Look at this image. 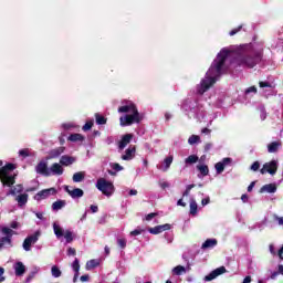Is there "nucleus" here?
<instances>
[{
	"label": "nucleus",
	"instance_id": "59",
	"mask_svg": "<svg viewBox=\"0 0 283 283\" xmlns=\"http://www.w3.org/2000/svg\"><path fill=\"white\" fill-rule=\"evenodd\" d=\"M91 211H92V213H98V206L92 205L91 206Z\"/></svg>",
	"mask_w": 283,
	"mask_h": 283
},
{
	"label": "nucleus",
	"instance_id": "58",
	"mask_svg": "<svg viewBox=\"0 0 283 283\" xmlns=\"http://www.w3.org/2000/svg\"><path fill=\"white\" fill-rule=\"evenodd\" d=\"M81 282H90V275L85 274L80 277Z\"/></svg>",
	"mask_w": 283,
	"mask_h": 283
},
{
	"label": "nucleus",
	"instance_id": "32",
	"mask_svg": "<svg viewBox=\"0 0 283 283\" xmlns=\"http://www.w3.org/2000/svg\"><path fill=\"white\" fill-rule=\"evenodd\" d=\"M198 214V202H196V199L190 200V216H197Z\"/></svg>",
	"mask_w": 283,
	"mask_h": 283
},
{
	"label": "nucleus",
	"instance_id": "36",
	"mask_svg": "<svg viewBox=\"0 0 283 283\" xmlns=\"http://www.w3.org/2000/svg\"><path fill=\"white\" fill-rule=\"evenodd\" d=\"M171 163H174V156L166 157L164 160L165 168L163 171H167L171 167Z\"/></svg>",
	"mask_w": 283,
	"mask_h": 283
},
{
	"label": "nucleus",
	"instance_id": "11",
	"mask_svg": "<svg viewBox=\"0 0 283 283\" xmlns=\"http://www.w3.org/2000/svg\"><path fill=\"white\" fill-rule=\"evenodd\" d=\"M171 224L165 223L161 226H156L154 228H148V233H151V235H158L159 233H163L164 231H170Z\"/></svg>",
	"mask_w": 283,
	"mask_h": 283
},
{
	"label": "nucleus",
	"instance_id": "6",
	"mask_svg": "<svg viewBox=\"0 0 283 283\" xmlns=\"http://www.w3.org/2000/svg\"><path fill=\"white\" fill-rule=\"evenodd\" d=\"M260 174L264 176V174H270V176H275L277 174V160L273 159L263 165L260 169Z\"/></svg>",
	"mask_w": 283,
	"mask_h": 283
},
{
	"label": "nucleus",
	"instance_id": "21",
	"mask_svg": "<svg viewBox=\"0 0 283 283\" xmlns=\"http://www.w3.org/2000/svg\"><path fill=\"white\" fill-rule=\"evenodd\" d=\"M50 170L53 176H63V171H64L63 166H61V164L59 163L52 164Z\"/></svg>",
	"mask_w": 283,
	"mask_h": 283
},
{
	"label": "nucleus",
	"instance_id": "40",
	"mask_svg": "<svg viewBox=\"0 0 283 283\" xmlns=\"http://www.w3.org/2000/svg\"><path fill=\"white\" fill-rule=\"evenodd\" d=\"M188 143H189V145H196V143H200V136H198V135H191V136L188 138Z\"/></svg>",
	"mask_w": 283,
	"mask_h": 283
},
{
	"label": "nucleus",
	"instance_id": "48",
	"mask_svg": "<svg viewBox=\"0 0 283 283\" xmlns=\"http://www.w3.org/2000/svg\"><path fill=\"white\" fill-rule=\"evenodd\" d=\"M258 94V87L255 86H250L245 90V94Z\"/></svg>",
	"mask_w": 283,
	"mask_h": 283
},
{
	"label": "nucleus",
	"instance_id": "33",
	"mask_svg": "<svg viewBox=\"0 0 283 283\" xmlns=\"http://www.w3.org/2000/svg\"><path fill=\"white\" fill-rule=\"evenodd\" d=\"M85 180V172L80 171L73 175V182H83Z\"/></svg>",
	"mask_w": 283,
	"mask_h": 283
},
{
	"label": "nucleus",
	"instance_id": "12",
	"mask_svg": "<svg viewBox=\"0 0 283 283\" xmlns=\"http://www.w3.org/2000/svg\"><path fill=\"white\" fill-rule=\"evenodd\" d=\"M231 163H233V159H231V157H226L221 161L217 163L214 165L217 174H222V171H224V167H229Z\"/></svg>",
	"mask_w": 283,
	"mask_h": 283
},
{
	"label": "nucleus",
	"instance_id": "37",
	"mask_svg": "<svg viewBox=\"0 0 283 283\" xmlns=\"http://www.w3.org/2000/svg\"><path fill=\"white\" fill-rule=\"evenodd\" d=\"M64 238H65L67 244H71V242H74V234L70 230H66L64 232Z\"/></svg>",
	"mask_w": 283,
	"mask_h": 283
},
{
	"label": "nucleus",
	"instance_id": "39",
	"mask_svg": "<svg viewBox=\"0 0 283 283\" xmlns=\"http://www.w3.org/2000/svg\"><path fill=\"white\" fill-rule=\"evenodd\" d=\"M198 163V156L197 155H190L186 158V165H193Z\"/></svg>",
	"mask_w": 283,
	"mask_h": 283
},
{
	"label": "nucleus",
	"instance_id": "27",
	"mask_svg": "<svg viewBox=\"0 0 283 283\" xmlns=\"http://www.w3.org/2000/svg\"><path fill=\"white\" fill-rule=\"evenodd\" d=\"M67 202L65 200H57L52 203V210L53 211H60V209H63Z\"/></svg>",
	"mask_w": 283,
	"mask_h": 283
},
{
	"label": "nucleus",
	"instance_id": "43",
	"mask_svg": "<svg viewBox=\"0 0 283 283\" xmlns=\"http://www.w3.org/2000/svg\"><path fill=\"white\" fill-rule=\"evenodd\" d=\"M94 127V122H86L85 125L82 127L83 132H90Z\"/></svg>",
	"mask_w": 283,
	"mask_h": 283
},
{
	"label": "nucleus",
	"instance_id": "3",
	"mask_svg": "<svg viewBox=\"0 0 283 283\" xmlns=\"http://www.w3.org/2000/svg\"><path fill=\"white\" fill-rule=\"evenodd\" d=\"M119 114H126L122 117H119V125L122 127H129L134 125V123H140L143 120V116H140V113L138 112V107H136V104L129 103L128 105L119 106L118 107Z\"/></svg>",
	"mask_w": 283,
	"mask_h": 283
},
{
	"label": "nucleus",
	"instance_id": "1",
	"mask_svg": "<svg viewBox=\"0 0 283 283\" xmlns=\"http://www.w3.org/2000/svg\"><path fill=\"white\" fill-rule=\"evenodd\" d=\"M229 54L231 51L228 49H222L217 59L212 62L209 71L207 72V76L201 80L200 86L198 87V94L202 95L207 90L214 85L216 81L222 76V69L224 67V63H227V59H229Z\"/></svg>",
	"mask_w": 283,
	"mask_h": 283
},
{
	"label": "nucleus",
	"instance_id": "4",
	"mask_svg": "<svg viewBox=\"0 0 283 283\" xmlns=\"http://www.w3.org/2000/svg\"><path fill=\"white\" fill-rule=\"evenodd\" d=\"M96 189L108 198L114 195V184L105 178L97 179Z\"/></svg>",
	"mask_w": 283,
	"mask_h": 283
},
{
	"label": "nucleus",
	"instance_id": "60",
	"mask_svg": "<svg viewBox=\"0 0 283 283\" xmlns=\"http://www.w3.org/2000/svg\"><path fill=\"white\" fill-rule=\"evenodd\" d=\"M35 216L39 220H45V218L43 217V212H35Z\"/></svg>",
	"mask_w": 283,
	"mask_h": 283
},
{
	"label": "nucleus",
	"instance_id": "57",
	"mask_svg": "<svg viewBox=\"0 0 283 283\" xmlns=\"http://www.w3.org/2000/svg\"><path fill=\"white\" fill-rule=\"evenodd\" d=\"M259 86L260 87H271V83H269V82H260Z\"/></svg>",
	"mask_w": 283,
	"mask_h": 283
},
{
	"label": "nucleus",
	"instance_id": "31",
	"mask_svg": "<svg viewBox=\"0 0 283 283\" xmlns=\"http://www.w3.org/2000/svg\"><path fill=\"white\" fill-rule=\"evenodd\" d=\"M96 125H107V118L99 113H95Z\"/></svg>",
	"mask_w": 283,
	"mask_h": 283
},
{
	"label": "nucleus",
	"instance_id": "52",
	"mask_svg": "<svg viewBox=\"0 0 283 283\" xmlns=\"http://www.w3.org/2000/svg\"><path fill=\"white\" fill-rule=\"evenodd\" d=\"M159 187L161 189H168V187H170V185L167 181H159Z\"/></svg>",
	"mask_w": 283,
	"mask_h": 283
},
{
	"label": "nucleus",
	"instance_id": "62",
	"mask_svg": "<svg viewBox=\"0 0 283 283\" xmlns=\"http://www.w3.org/2000/svg\"><path fill=\"white\" fill-rule=\"evenodd\" d=\"M201 134H207L208 136L211 134V129L209 128H202Z\"/></svg>",
	"mask_w": 283,
	"mask_h": 283
},
{
	"label": "nucleus",
	"instance_id": "7",
	"mask_svg": "<svg viewBox=\"0 0 283 283\" xmlns=\"http://www.w3.org/2000/svg\"><path fill=\"white\" fill-rule=\"evenodd\" d=\"M50 196H56V188H48L39 191L34 196V200L39 202L41 200H45V198H50Z\"/></svg>",
	"mask_w": 283,
	"mask_h": 283
},
{
	"label": "nucleus",
	"instance_id": "2",
	"mask_svg": "<svg viewBox=\"0 0 283 283\" xmlns=\"http://www.w3.org/2000/svg\"><path fill=\"white\" fill-rule=\"evenodd\" d=\"M237 63L245 67H255L258 63H262L264 56V48L260 44H243L235 51Z\"/></svg>",
	"mask_w": 283,
	"mask_h": 283
},
{
	"label": "nucleus",
	"instance_id": "38",
	"mask_svg": "<svg viewBox=\"0 0 283 283\" xmlns=\"http://www.w3.org/2000/svg\"><path fill=\"white\" fill-rule=\"evenodd\" d=\"M51 273H52L53 277H61V275H62L61 269H59V266H56V265H53L51 268Z\"/></svg>",
	"mask_w": 283,
	"mask_h": 283
},
{
	"label": "nucleus",
	"instance_id": "29",
	"mask_svg": "<svg viewBox=\"0 0 283 283\" xmlns=\"http://www.w3.org/2000/svg\"><path fill=\"white\" fill-rule=\"evenodd\" d=\"M99 264L101 262H98V260L92 259L86 262V271H92V269H96Z\"/></svg>",
	"mask_w": 283,
	"mask_h": 283
},
{
	"label": "nucleus",
	"instance_id": "50",
	"mask_svg": "<svg viewBox=\"0 0 283 283\" xmlns=\"http://www.w3.org/2000/svg\"><path fill=\"white\" fill-rule=\"evenodd\" d=\"M240 30H242V25H239L235 29H232L229 33L230 36H235V34H238V32H240Z\"/></svg>",
	"mask_w": 283,
	"mask_h": 283
},
{
	"label": "nucleus",
	"instance_id": "25",
	"mask_svg": "<svg viewBox=\"0 0 283 283\" xmlns=\"http://www.w3.org/2000/svg\"><path fill=\"white\" fill-rule=\"evenodd\" d=\"M217 244H218V240L208 239L202 243L201 249H213V247H216Z\"/></svg>",
	"mask_w": 283,
	"mask_h": 283
},
{
	"label": "nucleus",
	"instance_id": "45",
	"mask_svg": "<svg viewBox=\"0 0 283 283\" xmlns=\"http://www.w3.org/2000/svg\"><path fill=\"white\" fill-rule=\"evenodd\" d=\"M195 187H196L195 184L188 185L187 188H186V190H185L184 193H182L184 198L187 197V196H189L190 191H191Z\"/></svg>",
	"mask_w": 283,
	"mask_h": 283
},
{
	"label": "nucleus",
	"instance_id": "28",
	"mask_svg": "<svg viewBox=\"0 0 283 283\" xmlns=\"http://www.w3.org/2000/svg\"><path fill=\"white\" fill-rule=\"evenodd\" d=\"M28 193H22V195H19L15 200L19 205V207H23L24 205H28Z\"/></svg>",
	"mask_w": 283,
	"mask_h": 283
},
{
	"label": "nucleus",
	"instance_id": "49",
	"mask_svg": "<svg viewBox=\"0 0 283 283\" xmlns=\"http://www.w3.org/2000/svg\"><path fill=\"white\" fill-rule=\"evenodd\" d=\"M156 216H158V213H156V212H150V213H148V214L145 217V220H146L147 222H149V221L154 220V218H156Z\"/></svg>",
	"mask_w": 283,
	"mask_h": 283
},
{
	"label": "nucleus",
	"instance_id": "18",
	"mask_svg": "<svg viewBox=\"0 0 283 283\" xmlns=\"http://www.w3.org/2000/svg\"><path fill=\"white\" fill-rule=\"evenodd\" d=\"M14 169H17V165L8 163L0 168V176H10V171H14Z\"/></svg>",
	"mask_w": 283,
	"mask_h": 283
},
{
	"label": "nucleus",
	"instance_id": "56",
	"mask_svg": "<svg viewBox=\"0 0 283 283\" xmlns=\"http://www.w3.org/2000/svg\"><path fill=\"white\" fill-rule=\"evenodd\" d=\"M212 147H213V144H212V143H207V144L205 145V151L207 153V151L211 150Z\"/></svg>",
	"mask_w": 283,
	"mask_h": 283
},
{
	"label": "nucleus",
	"instance_id": "54",
	"mask_svg": "<svg viewBox=\"0 0 283 283\" xmlns=\"http://www.w3.org/2000/svg\"><path fill=\"white\" fill-rule=\"evenodd\" d=\"M67 255L70 256V255H76V249H74V248H69L67 249Z\"/></svg>",
	"mask_w": 283,
	"mask_h": 283
},
{
	"label": "nucleus",
	"instance_id": "53",
	"mask_svg": "<svg viewBox=\"0 0 283 283\" xmlns=\"http://www.w3.org/2000/svg\"><path fill=\"white\" fill-rule=\"evenodd\" d=\"M6 273V269L0 268V282H4L6 277L3 276V274Z\"/></svg>",
	"mask_w": 283,
	"mask_h": 283
},
{
	"label": "nucleus",
	"instance_id": "35",
	"mask_svg": "<svg viewBox=\"0 0 283 283\" xmlns=\"http://www.w3.org/2000/svg\"><path fill=\"white\" fill-rule=\"evenodd\" d=\"M198 171H200L201 176H209V166L199 165L197 166Z\"/></svg>",
	"mask_w": 283,
	"mask_h": 283
},
{
	"label": "nucleus",
	"instance_id": "63",
	"mask_svg": "<svg viewBox=\"0 0 283 283\" xmlns=\"http://www.w3.org/2000/svg\"><path fill=\"white\" fill-rule=\"evenodd\" d=\"M241 200L242 202H249V195H242Z\"/></svg>",
	"mask_w": 283,
	"mask_h": 283
},
{
	"label": "nucleus",
	"instance_id": "10",
	"mask_svg": "<svg viewBox=\"0 0 283 283\" xmlns=\"http://www.w3.org/2000/svg\"><path fill=\"white\" fill-rule=\"evenodd\" d=\"M38 241H39V232H35L34 234L24 239L23 241L24 251H30V249H32V244H36Z\"/></svg>",
	"mask_w": 283,
	"mask_h": 283
},
{
	"label": "nucleus",
	"instance_id": "64",
	"mask_svg": "<svg viewBox=\"0 0 283 283\" xmlns=\"http://www.w3.org/2000/svg\"><path fill=\"white\" fill-rule=\"evenodd\" d=\"M243 283H251V276H245Z\"/></svg>",
	"mask_w": 283,
	"mask_h": 283
},
{
	"label": "nucleus",
	"instance_id": "13",
	"mask_svg": "<svg viewBox=\"0 0 283 283\" xmlns=\"http://www.w3.org/2000/svg\"><path fill=\"white\" fill-rule=\"evenodd\" d=\"M64 191L71 196V198L76 199V198H83L85 196V191L81 188H74L73 190L70 189V186L64 187Z\"/></svg>",
	"mask_w": 283,
	"mask_h": 283
},
{
	"label": "nucleus",
	"instance_id": "46",
	"mask_svg": "<svg viewBox=\"0 0 283 283\" xmlns=\"http://www.w3.org/2000/svg\"><path fill=\"white\" fill-rule=\"evenodd\" d=\"M117 244L119 249H125L127 247V240L126 239H117Z\"/></svg>",
	"mask_w": 283,
	"mask_h": 283
},
{
	"label": "nucleus",
	"instance_id": "22",
	"mask_svg": "<svg viewBox=\"0 0 283 283\" xmlns=\"http://www.w3.org/2000/svg\"><path fill=\"white\" fill-rule=\"evenodd\" d=\"M280 147H282V142H272L268 145L269 154H277Z\"/></svg>",
	"mask_w": 283,
	"mask_h": 283
},
{
	"label": "nucleus",
	"instance_id": "23",
	"mask_svg": "<svg viewBox=\"0 0 283 283\" xmlns=\"http://www.w3.org/2000/svg\"><path fill=\"white\" fill-rule=\"evenodd\" d=\"M14 270H15V275L18 277H21V275L25 273V265L23 264V262H17Z\"/></svg>",
	"mask_w": 283,
	"mask_h": 283
},
{
	"label": "nucleus",
	"instance_id": "20",
	"mask_svg": "<svg viewBox=\"0 0 283 283\" xmlns=\"http://www.w3.org/2000/svg\"><path fill=\"white\" fill-rule=\"evenodd\" d=\"M61 154H65L64 146H60L57 148L51 149L49 151V158H59V156H61Z\"/></svg>",
	"mask_w": 283,
	"mask_h": 283
},
{
	"label": "nucleus",
	"instance_id": "51",
	"mask_svg": "<svg viewBox=\"0 0 283 283\" xmlns=\"http://www.w3.org/2000/svg\"><path fill=\"white\" fill-rule=\"evenodd\" d=\"M112 169H114L115 171H123V166H120V164L115 163L112 165Z\"/></svg>",
	"mask_w": 283,
	"mask_h": 283
},
{
	"label": "nucleus",
	"instance_id": "26",
	"mask_svg": "<svg viewBox=\"0 0 283 283\" xmlns=\"http://www.w3.org/2000/svg\"><path fill=\"white\" fill-rule=\"evenodd\" d=\"M71 143H78L85 140V137L78 133L71 134L67 138Z\"/></svg>",
	"mask_w": 283,
	"mask_h": 283
},
{
	"label": "nucleus",
	"instance_id": "16",
	"mask_svg": "<svg viewBox=\"0 0 283 283\" xmlns=\"http://www.w3.org/2000/svg\"><path fill=\"white\" fill-rule=\"evenodd\" d=\"M132 138H134V135L132 134L124 135L120 142L118 143V149H125L129 145V143H132Z\"/></svg>",
	"mask_w": 283,
	"mask_h": 283
},
{
	"label": "nucleus",
	"instance_id": "44",
	"mask_svg": "<svg viewBox=\"0 0 283 283\" xmlns=\"http://www.w3.org/2000/svg\"><path fill=\"white\" fill-rule=\"evenodd\" d=\"M142 233H145V230L144 229H140V228H137L133 231H130V235L134 238L136 235H140Z\"/></svg>",
	"mask_w": 283,
	"mask_h": 283
},
{
	"label": "nucleus",
	"instance_id": "34",
	"mask_svg": "<svg viewBox=\"0 0 283 283\" xmlns=\"http://www.w3.org/2000/svg\"><path fill=\"white\" fill-rule=\"evenodd\" d=\"M172 273H174V275H182V274L187 273V269H185V266H182V265H177L172 269Z\"/></svg>",
	"mask_w": 283,
	"mask_h": 283
},
{
	"label": "nucleus",
	"instance_id": "41",
	"mask_svg": "<svg viewBox=\"0 0 283 283\" xmlns=\"http://www.w3.org/2000/svg\"><path fill=\"white\" fill-rule=\"evenodd\" d=\"M19 156H21L22 158H30V149L23 148L19 150Z\"/></svg>",
	"mask_w": 283,
	"mask_h": 283
},
{
	"label": "nucleus",
	"instance_id": "5",
	"mask_svg": "<svg viewBox=\"0 0 283 283\" xmlns=\"http://www.w3.org/2000/svg\"><path fill=\"white\" fill-rule=\"evenodd\" d=\"M2 233L6 237L0 238V249H3L6 245L12 247V233L14 231L8 227L2 228Z\"/></svg>",
	"mask_w": 283,
	"mask_h": 283
},
{
	"label": "nucleus",
	"instance_id": "42",
	"mask_svg": "<svg viewBox=\"0 0 283 283\" xmlns=\"http://www.w3.org/2000/svg\"><path fill=\"white\" fill-rule=\"evenodd\" d=\"M72 269L75 273H78V271H81V264L78 262V259H75L73 264H72Z\"/></svg>",
	"mask_w": 283,
	"mask_h": 283
},
{
	"label": "nucleus",
	"instance_id": "15",
	"mask_svg": "<svg viewBox=\"0 0 283 283\" xmlns=\"http://www.w3.org/2000/svg\"><path fill=\"white\" fill-rule=\"evenodd\" d=\"M74 163H76V157L70 155H64L60 159V165H62V167H70V165H74Z\"/></svg>",
	"mask_w": 283,
	"mask_h": 283
},
{
	"label": "nucleus",
	"instance_id": "19",
	"mask_svg": "<svg viewBox=\"0 0 283 283\" xmlns=\"http://www.w3.org/2000/svg\"><path fill=\"white\" fill-rule=\"evenodd\" d=\"M277 191V186L275 184H268L261 187L260 193H275Z\"/></svg>",
	"mask_w": 283,
	"mask_h": 283
},
{
	"label": "nucleus",
	"instance_id": "9",
	"mask_svg": "<svg viewBox=\"0 0 283 283\" xmlns=\"http://www.w3.org/2000/svg\"><path fill=\"white\" fill-rule=\"evenodd\" d=\"M2 187H12L17 182V175H0Z\"/></svg>",
	"mask_w": 283,
	"mask_h": 283
},
{
	"label": "nucleus",
	"instance_id": "14",
	"mask_svg": "<svg viewBox=\"0 0 283 283\" xmlns=\"http://www.w3.org/2000/svg\"><path fill=\"white\" fill-rule=\"evenodd\" d=\"M35 171L41 176H50V169H48V163L45 161H40L35 167Z\"/></svg>",
	"mask_w": 283,
	"mask_h": 283
},
{
	"label": "nucleus",
	"instance_id": "47",
	"mask_svg": "<svg viewBox=\"0 0 283 283\" xmlns=\"http://www.w3.org/2000/svg\"><path fill=\"white\" fill-rule=\"evenodd\" d=\"M250 169H251L252 171H260V161H254V163L251 165Z\"/></svg>",
	"mask_w": 283,
	"mask_h": 283
},
{
	"label": "nucleus",
	"instance_id": "61",
	"mask_svg": "<svg viewBox=\"0 0 283 283\" xmlns=\"http://www.w3.org/2000/svg\"><path fill=\"white\" fill-rule=\"evenodd\" d=\"M253 187H255V181H252V182L248 186V191H249V192L253 191Z\"/></svg>",
	"mask_w": 283,
	"mask_h": 283
},
{
	"label": "nucleus",
	"instance_id": "17",
	"mask_svg": "<svg viewBox=\"0 0 283 283\" xmlns=\"http://www.w3.org/2000/svg\"><path fill=\"white\" fill-rule=\"evenodd\" d=\"M136 156V146H130L125 150V154L122 155V160H133Z\"/></svg>",
	"mask_w": 283,
	"mask_h": 283
},
{
	"label": "nucleus",
	"instance_id": "30",
	"mask_svg": "<svg viewBox=\"0 0 283 283\" xmlns=\"http://www.w3.org/2000/svg\"><path fill=\"white\" fill-rule=\"evenodd\" d=\"M23 185L19 184L15 187L11 188L8 196H17V193H22Z\"/></svg>",
	"mask_w": 283,
	"mask_h": 283
},
{
	"label": "nucleus",
	"instance_id": "8",
	"mask_svg": "<svg viewBox=\"0 0 283 283\" xmlns=\"http://www.w3.org/2000/svg\"><path fill=\"white\" fill-rule=\"evenodd\" d=\"M223 273H227V268L220 266L210 272L208 275L205 276V282H211L216 280V277L223 275Z\"/></svg>",
	"mask_w": 283,
	"mask_h": 283
},
{
	"label": "nucleus",
	"instance_id": "24",
	"mask_svg": "<svg viewBox=\"0 0 283 283\" xmlns=\"http://www.w3.org/2000/svg\"><path fill=\"white\" fill-rule=\"evenodd\" d=\"M53 231L57 239L63 238V235L65 234V231L63 230V228H61V226H59V223L56 222L53 223Z\"/></svg>",
	"mask_w": 283,
	"mask_h": 283
},
{
	"label": "nucleus",
	"instance_id": "55",
	"mask_svg": "<svg viewBox=\"0 0 283 283\" xmlns=\"http://www.w3.org/2000/svg\"><path fill=\"white\" fill-rule=\"evenodd\" d=\"M209 202H211V199L209 197L201 200L202 207H207V205H209Z\"/></svg>",
	"mask_w": 283,
	"mask_h": 283
}]
</instances>
